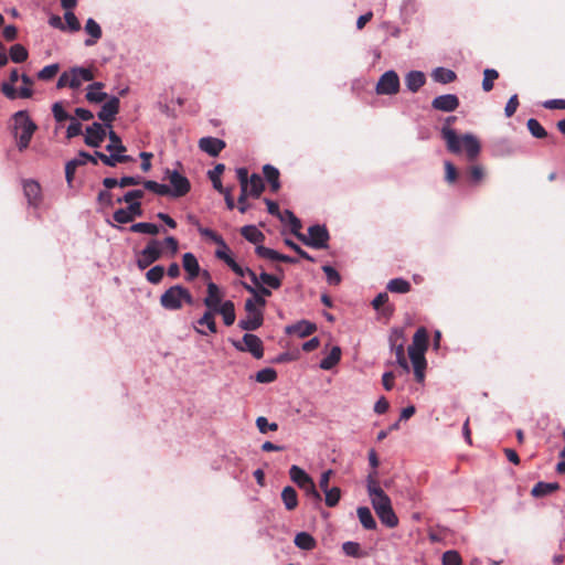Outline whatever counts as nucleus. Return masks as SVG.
I'll return each mask as SVG.
<instances>
[{
    "label": "nucleus",
    "mask_w": 565,
    "mask_h": 565,
    "mask_svg": "<svg viewBox=\"0 0 565 565\" xmlns=\"http://www.w3.org/2000/svg\"><path fill=\"white\" fill-rule=\"evenodd\" d=\"M456 116H450L446 119V125L441 128V137L446 142L447 150L454 154L465 152L468 161H475L481 151L479 140L471 134L458 136L457 132L450 127L456 121Z\"/></svg>",
    "instance_id": "nucleus-1"
},
{
    "label": "nucleus",
    "mask_w": 565,
    "mask_h": 565,
    "mask_svg": "<svg viewBox=\"0 0 565 565\" xmlns=\"http://www.w3.org/2000/svg\"><path fill=\"white\" fill-rule=\"evenodd\" d=\"M366 486L372 507L381 522L391 529L397 526L398 518L392 508L390 497L383 491L376 480V472L369 475Z\"/></svg>",
    "instance_id": "nucleus-2"
},
{
    "label": "nucleus",
    "mask_w": 565,
    "mask_h": 565,
    "mask_svg": "<svg viewBox=\"0 0 565 565\" xmlns=\"http://www.w3.org/2000/svg\"><path fill=\"white\" fill-rule=\"evenodd\" d=\"M12 131L18 140L20 151L25 150L32 139L33 134L38 129L35 122L30 118L26 110H19L12 116Z\"/></svg>",
    "instance_id": "nucleus-3"
},
{
    "label": "nucleus",
    "mask_w": 565,
    "mask_h": 565,
    "mask_svg": "<svg viewBox=\"0 0 565 565\" xmlns=\"http://www.w3.org/2000/svg\"><path fill=\"white\" fill-rule=\"evenodd\" d=\"M183 303L192 306L194 303V298L189 289L181 285H174L168 288L160 296V305L166 310H180L182 309Z\"/></svg>",
    "instance_id": "nucleus-4"
},
{
    "label": "nucleus",
    "mask_w": 565,
    "mask_h": 565,
    "mask_svg": "<svg viewBox=\"0 0 565 565\" xmlns=\"http://www.w3.org/2000/svg\"><path fill=\"white\" fill-rule=\"evenodd\" d=\"M298 239L309 247L324 249L328 248L330 235L326 226L317 224L308 228V236L298 235Z\"/></svg>",
    "instance_id": "nucleus-5"
},
{
    "label": "nucleus",
    "mask_w": 565,
    "mask_h": 565,
    "mask_svg": "<svg viewBox=\"0 0 565 565\" xmlns=\"http://www.w3.org/2000/svg\"><path fill=\"white\" fill-rule=\"evenodd\" d=\"M162 255L163 249L161 248V242L152 238L147 243L146 247L139 252L136 259L137 267L143 270L159 260Z\"/></svg>",
    "instance_id": "nucleus-6"
},
{
    "label": "nucleus",
    "mask_w": 565,
    "mask_h": 565,
    "mask_svg": "<svg viewBox=\"0 0 565 565\" xmlns=\"http://www.w3.org/2000/svg\"><path fill=\"white\" fill-rule=\"evenodd\" d=\"M246 317L238 322V327L242 330L254 331L262 327L264 322L263 310L256 308L253 299H246L245 301Z\"/></svg>",
    "instance_id": "nucleus-7"
},
{
    "label": "nucleus",
    "mask_w": 565,
    "mask_h": 565,
    "mask_svg": "<svg viewBox=\"0 0 565 565\" xmlns=\"http://www.w3.org/2000/svg\"><path fill=\"white\" fill-rule=\"evenodd\" d=\"M234 348L241 352H249L255 359H262L264 355L263 341L259 337L246 333L243 341H232Z\"/></svg>",
    "instance_id": "nucleus-8"
},
{
    "label": "nucleus",
    "mask_w": 565,
    "mask_h": 565,
    "mask_svg": "<svg viewBox=\"0 0 565 565\" xmlns=\"http://www.w3.org/2000/svg\"><path fill=\"white\" fill-rule=\"evenodd\" d=\"M166 174V179L171 184L170 195L174 198H181L190 192L191 184L186 177L182 175L175 170H167Z\"/></svg>",
    "instance_id": "nucleus-9"
},
{
    "label": "nucleus",
    "mask_w": 565,
    "mask_h": 565,
    "mask_svg": "<svg viewBox=\"0 0 565 565\" xmlns=\"http://www.w3.org/2000/svg\"><path fill=\"white\" fill-rule=\"evenodd\" d=\"M399 77L395 71L385 72L376 84L379 95H395L399 92Z\"/></svg>",
    "instance_id": "nucleus-10"
},
{
    "label": "nucleus",
    "mask_w": 565,
    "mask_h": 565,
    "mask_svg": "<svg viewBox=\"0 0 565 565\" xmlns=\"http://www.w3.org/2000/svg\"><path fill=\"white\" fill-rule=\"evenodd\" d=\"M70 73V83L68 87L78 88L83 84V82H90L94 79V73L90 68L86 67H72L68 70Z\"/></svg>",
    "instance_id": "nucleus-11"
},
{
    "label": "nucleus",
    "mask_w": 565,
    "mask_h": 565,
    "mask_svg": "<svg viewBox=\"0 0 565 565\" xmlns=\"http://www.w3.org/2000/svg\"><path fill=\"white\" fill-rule=\"evenodd\" d=\"M106 137V130L99 122H93L86 128L85 143L89 147L97 148L102 145Z\"/></svg>",
    "instance_id": "nucleus-12"
},
{
    "label": "nucleus",
    "mask_w": 565,
    "mask_h": 565,
    "mask_svg": "<svg viewBox=\"0 0 565 565\" xmlns=\"http://www.w3.org/2000/svg\"><path fill=\"white\" fill-rule=\"evenodd\" d=\"M119 104L120 102L118 97L113 96L109 98L98 113V118L110 127V124L119 111Z\"/></svg>",
    "instance_id": "nucleus-13"
},
{
    "label": "nucleus",
    "mask_w": 565,
    "mask_h": 565,
    "mask_svg": "<svg viewBox=\"0 0 565 565\" xmlns=\"http://www.w3.org/2000/svg\"><path fill=\"white\" fill-rule=\"evenodd\" d=\"M222 299L223 295L218 286L214 282H209L206 287V296L203 299V303L207 308V310H212L215 312V310L224 302L222 301Z\"/></svg>",
    "instance_id": "nucleus-14"
},
{
    "label": "nucleus",
    "mask_w": 565,
    "mask_h": 565,
    "mask_svg": "<svg viewBox=\"0 0 565 565\" xmlns=\"http://www.w3.org/2000/svg\"><path fill=\"white\" fill-rule=\"evenodd\" d=\"M431 107L440 111H454L459 107V98L454 94L440 95L433 99Z\"/></svg>",
    "instance_id": "nucleus-15"
},
{
    "label": "nucleus",
    "mask_w": 565,
    "mask_h": 565,
    "mask_svg": "<svg viewBox=\"0 0 565 565\" xmlns=\"http://www.w3.org/2000/svg\"><path fill=\"white\" fill-rule=\"evenodd\" d=\"M317 331V326L313 322L308 320H300L294 324L287 326L285 328V333L287 334H296L299 338H306L311 335Z\"/></svg>",
    "instance_id": "nucleus-16"
},
{
    "label": "nucleus",
    "mask_w": 565,
    "mask_h": 565,
    "mask_svg": "<svg viewBox=\"0 0 565 565\" xmlns=\"http://www.w3.org/2000/svg\"><path fill=\"white\" fill-rule=\"evenodd\" d=\"M226 147L225 141L214 137H203L199 140V148L212 157H216Z\"/></svg>",
    "instance_id": "nucleus-17"
},
{
    "label": "nucleus",
    "mask_w": 565,
    "mask_h": 565,
    "mask_svg": "<svg viewBox=\"0 0 565 565\" xmlns=\"http://www.w3.org/2000/svg\"><path fill=\"white\" fill-rule=\"evenodd\" d=\"M196 324L194 327L195 332H198L201 335H206L207 332L203 330L201 327H206L207 330L211 333L217 332V327L215 322V312L212 310H206L203 316L196 321Z\"/></svg>",
    "instance_id": "nucleus-18"
},
{
    "label": "nucleus",
    "mask_w": 565,
    "mask_h": 565,
    "mask_svg": "<svg viewBox=\"0 0 565 565\" xmlns=\"http://www.w3.org/2000/svg\"><path fill=\"white\" fill-rule=\"evenodd\" d=\"M23 192L28 203L36 207L41 202V186L34 180H26L23 183Z\"/></svg>",
    "instance_id": "nucleus-19"
},
{
    "label": "nucleus",
    "mask_w": 565,
    "mask_h": 565,
    "mask_svg": "<svg viewBox=\"0 0 565 565\" xmlns=\"http://www.w3.org/2000/svg\"><path fill=\"white\" fill-rule=\"evenodd\" d=\"M257 256L262 257V258H266V259H270V260H278V262H282V263H288V264H294L297 262L296 258H292L288 255H284V254H280L271 248H268L266 246H263V245H258L255 249Z\"/></svg>",
    "instance_id": "nucleus-20"
},
{
    "label": "nucleus",
    "mask_w": 565,
    "mask_h": 565,
    "mask_svg": "<svg viewBox=\"0 0 565 565\" xmlns=\"http://www.w3.org/2000/svg\"><path fill=\"white\" fill-rule=\"evenodd\" d=\"M182 265L188 274L189 281L196 278L200 274V265L196 257L192 253H185L182 257Z\"/></svg>",
    "instance_id": "nucleus-21"
},
{
    "label": "nucleus",
    "mask_w": 565,
    "mask_h": 565,
    "mask_svg": "<svg viewBox=\"0 0 565 565\" xmlns=\"http://www.w3.org/2000/svg\"><path fill=\"white\" fill-rule=\"evenodd\" d=\"M110 156H107L100 151H96V156L98 159L108 167H116L117 163H125L134 161L132 157L124 154V152H110Z\"/></svg>",
    "instance_id": "nucleus-22"
},
{
    "label": "nucleus",
    "mask_w": 565,
    "mask_h": 565,
    "mask_svg": "<svg viewBox=\"0 0 565 565\" xmlns=\"http://www.w3.org/2000/svg\"><path fill=\"white\" fill-rule=\"evenodd\" d=\"M428 348V332L424 327L417 329L413 337V342L408 347V351L426 352Z\"/></svg>",
    "instance_id": "nucleus-23"
},
{
    "label": "nucleus",
    "mask_w": 565,
    "mask_h": 565,
    "mask_svg": "<svg viewBox=\"0 0 565 565\" xmlns=\"http://www.w3.org/2000/svg\"><path fill=\"white\" fill-rule=\"evenodd\" d=\"M218 313L222 316L224 323L230 327L235 322V306L231 300H226L215 310V315Z\"/></svg>",
    "instance_id": "nucleus-24"
},
{
    "label": "nucleus",
    "mask_w": 565,
    "mask_h": 565,
    "mask_svg": "<svg viewBox=\"0 0 565 565\" xmlns=\"http://www.w3.org/2000/svg\"><path fill=\"white\" fill-rule=\"evenodd\" d=\"M104 83L102 82H95L88 86V90L86 93V99L89 103H102L107 99V94L102 92L104 88Z\"/></svg>",
    "instance_id": "nucleus-25"
},
{
    "label": "nucleus",
    "mask_w": 565,
    "mask_h": 565,
    "mask_svg": "<svg viewBox=\"0 0 565 565\" xmlns=\"http://www.w3.org/2000/svg\"><path fill=\"white\" fill-rule=\"evenodd\" d=\"M263 173L265 179L270 185V190L276 193L280 189L279 182V170L271 164H265L263 167Z\"/></svg>",
    "instance_id": "nucleus-26"
},
{
    "label": "nucleus",
    "mask_w": 565,
    "mask_h": 565,
    "mask_svg": "<svg viewBox=\"0 0 565 565\" xmlns=\"http://www.w3.org/2000/svg\"><path fill=\"white\" fill-rule=\"evenodd\" d=\"M425 82V74L419 71H412L405 77L406 87L413 93H416Z\"/></svg>",
    "instance_id": "nucleus-27"
},
{
    "label": "nucleus",
    "mask_w": 565,
    "mask_h": 565,
    "mask_svg": "<svg viewBox=\"0 0 565 565\" xmlns=\"http://www.w3.org/2000/svg\"><path fill=\"white\" fill-rule=\"evenodd\" d=\"M559 489L557 482H537L531 490V494L535 498H542L551 494Z\"/></svg>",
    "instance_id": "nucleus-28"
},
{
    "label": "nucleus",
    "mask_w": 565,
    "mask_h": 565,
    "mask_svg": "<svg viewBox=\"0 0 565 565\" xmlns=\"http://www.w3.org/2000/svg\"><path fill=\"white\" fill-rule=\"evenodd\" d=\"M281 500L284 502L286 510L288 511H294L298 507L297 491L290 486H287L282 489Z\"/></svg>",
    "instance_id": "nucleus-29"
},
{
    "label": "nucleus",
    "mask_w": 565,
    "mask_h": 565,
    "mask_svg": "<svg viewBox=\"0 0 565 565\" xmlns=\"http://www.w3.org/2000/svg\"><path fill=\"white\" fill-rule=\"evenodd\" d=\"M85 31L92 36L85 41V45L92 46L102 38V29L99 24L92 18L86 21Z\"/></svg>",
    "instance_id": "nucleus-30"
},
{
    "label": "nucleus",
    "mask_w": 565,
    "mask_h": 565,
    "mask_svg": "<svg viewBox=\"0 0 565 565\" xmlns=\"http://www.w3.org/2000/svg\"><path fill=\"white\" fill-rule=\"evenodd\" d=\"M294 543L298 548L305 551H312L317 546L315 537L307 532L298 533L295 536Z\"/></svg>",
    "instance_id": "nucleus-31"
},
{
    "label": "nucleus",
    "mask_w": 565,
    "mask_h": 565,
    "mask_svg": "<svg viewBox=\"0 0 565 565\" xmlns=\"http://www.w3.org/2000/svg\"><path fill=\"white\" fill-rule=\"evenodd\" d=\"M242 236L253 244L262 243L265 235L254 225H246L241 228Z\"/></svg>",
    "instance_id": "nucleus-32"
},
{
    "label": "nucleus",
    "mask_w": 565,
    "mask_h": 565,
    "mask_svg": "<svg viewBox=\"0 0 565 565\" xmlns=\"http://www.w3.org/2000/svg\"><path fill=\"white\" fill-rule=\"evenodd\" d=\"M341 354L342 352L340 347H333L330 353L321 360L320 367L326 371L331 370L340 362Z\"/></svg>",
    "instance_id": "nucleus-33"
},
{
    "label": "nucleus",
    "mask_w": 565,
    "mask_h": 565,
    "mask_svg": "<svg viewBox=\"0 0 565 565\" xmlns=\"http://www.w3.org/2000/svg\"><path fill=\"white\" fill-rule=\"evenodd\" d=\"M358 518L366 530H375L376 522L371 513V510L367 507H360L356 510Z\"/></svg>",
    "instance_id": "nucleus-34"
},
{
    "label": "nucleus",
    "mask_w": 565,
    "mask_h": 565,
    "mask_svg": "<svg viewBox=\"0 0 565 565\" xmlns=\"http://www.w3.org/2000/svg\"><path fill=\"white\" fill-rule=\"evenodd\" d=\"M195 226L198 228V232L202 236L211 239L212 242L217 244L220 247H223L224 249H228L223 237L221 235H218L216 232H214L213 230L206 228V227H202L199 221H195Z\"/></svg>",
    "instance_id": "nucleus-35"
},
{
    "label": "nucleus",
    "mask_w": 565,
    "mask_h": 565,
    "mask_svg": "<svg viewBox=\"0 0 565 565\" xmlns=\"http://www.w3.org/2000/svg\"><path fill=\"white\" fill-rule=\"evenodd\" d=\"M264 190L265 184L262 177L257 173H253L249 177L248 194L254 198H259Z\"/></svg>",
    "instance_id": "nucleus-36"
},
{
    "label": "nucleus",
    "mask_w": 565,
    "mask_h": 565,
    "mask_svg": "<svg viewBox=\"0 0 565 565\" xmlns=\"http://www.w3.org/2000/svg\"><path fill=\"white\" fill-rule=\"evenodd\" d=\"M411 284L409 281L403 279V278H394L391 279L386 286V289L391 292L396 294H407L411 291Z\"/></svg>",
    "instance_id": "nucleus-37"
},
{
    "label": "nucleus",
    "mask_w": 565,
    "mask_h": 565,
    "mask_svg": "<svg viewBox=\"0 0 565 565\" xmlns=\"http://www.w3.org/2000/svg\"><path fill=\"white\" fill-rule=\"evenodd\" d=\"M225 166L223 163H217L213 170L209 171V178L213 183V188L217 192H224V186L221 181V174L224 172Z\"/></svg>",
    "instance_id": "nucleus-38"
},
{
    "label": "nucleus",
    "mask_w": 565,
    "mask_h": 565,
    "mask_svg": "<svg viewBox=\"0 0 565 565\" xmlns=\"http://www.w3.org/2000/svg\"><path fill=\"white\" fill-rule=\"evenodd\" d=\"M456 73L451 70L438 67L433 72V78L441 84H449L456 79Z\"/></svg>",
    "instance_id": "nucleus-39"
},
{
    "label": "nucleus",
    "mask_w": 565,
    "mask_h": 565,
    "mask_svg": "<svg viewBox=\"0 0 565 565\" xmlns=\"http://www.w3.org/2000/svg\"><path fill=\"white\" fill-rule=\"evenodd\" d=\"M289 477L292 482H295L298 487L305 484L311 477L300 467L294 465L289 469Z\"/></svg>",
    "instance_id": "nucleus-40"
},
{
    "label": "nucleus",
    "mask_w": 565,
    "mask_h": 565,
    "mask_svg": "<svg viewBox=\"0 0 565 565\" xmlns=\"http://www.w3.org/2000/svg\"><path fill=\"white\" fill-rule=\"evenodd\" d=\"M299 488L305 492L307 498L309 500H311V502L313 504H319L320 503L321 495H320L319 491L317 490L316 484H315L312 478L310 480H308L305 484H301V487H299Z\"/></svg>",
    "instance_id": "nucleus-41"
},
{
    "label": "nucleus",
    "mask_w": 565,
    "mask_h": 565,
    "mask_svg": "<svg viewBox=\"0 0 565 565\" xmlns=\"http://www.w3.org/2000/svg\"><path fill=\"white\" fill-rule=\"evenodd\" d=\"M130 232L142 233L149 235H157L159 233V226L153 223L140 222L135 223L129 227Z\"/></svg>",
    "instance_id": "nucleus-42"
},
{
    "label": "nucleus",
    "mask_w": 565,
    "mask_h": 565,
    "mask_svg": "<svg viewBox=\"0 0 565 565\" xmlns=\"http://www.w3.org/2000/svg\"><path fill=\"white\" fill-rule=\"evenodd\" d=\"M109 143L106 146V150L109 152H126V147L122 145L120 137L110 130L108 134Z\"/></svg>",
    "instance_id": "nucleus-43"
},
{
    "label": "nucleus",
    "mask_w": 565,
    "mask_h": 565,
    "mask_svg": "<svg viewBox=\"0 0 565 565\" xmlns=\"http://www.w3.org/2000/svg\"><path fill=\"white\" fill-rule=\"evenodd\" d=\"M142 185L145 189L158 194V195H169L170 188L167 184H161L152 180H142Z\"/></svg>",
    "instance_id": "nucleus-44"
},
{
    "label": "nucleus",
    "mask_w": 565,
    "mask_h": 565,
    "mask_svg": "<svg viewBox=\"0 0 565 565\" xmlns=\"http://www.w3.org/2000/svg\"><path fill=\"white\" fill-rule=\"evenodd\" d=\"M29 56L28 50L22 44H14L10 47V58L14 63H22Z\"/></svg>",
    "instance_id": "nucleus-45"
},
{
    "label": "nucleus",
    "mask_w": 565,
    "mask_h": 565,
    "mask_svg": "<svg viewBox=\"0 0 565 565\" xmlns=\"http://www.w3.org/2000/svg\"><path fill=\"white\" fill-rule=\"evenodd\" d=\"M499 78V73L494 68H486L483 71V81H482V89L484 92H490L493 88V83Z\"/></svg>",
    "instance_id": "nucleus-46"
},
{
    "label": "nucleus",
    "mask_w": 565,
    "mask_h": 565,
    "mask_svg": "<svg viewBox=\"0 0 565 565\" xmlns=\"http://www.w3.org/2000/svg\"><path fill=\"white\" fill-rule=\"evenodd\" d=\"M526 127L531 135L535 138L542 139L547 137V132L544 127L534 118H530L526 122Z\"/></svg>",
    "instance_id": "nucleus-47"
},
{
    "label": "nucleus",
    "mask_w": 565,
    "mask_h": 565,
    "mask_svg": "<svg viewBox=\"0 0 565 565\" xmlns=\"http://www.w3.org/2000/svg\"><path fill=\"white\" fill-rule=\"evenodd\" d=\"M391 350L395 353L396 363L405 371L409 372V365L405 356L404 344H396L391 347Z\"/></svg>",
    "instance_id": "nucleus-48"
},
{
    "label": "nucleus",
    "mask_w": 565,
    "mask_h": 565,
    "mask_svg": "<svg viewBox=\"0 0 565 565\" xmlns=\"http://www.w3.org/2000/svg\"><path fill=\"white\" fill-rule=\"evenodd\" d=\"M163 276L164 267L161 265H157L146 273V279L153 285H158L159 282H161Z\"/></svg>",
    "instance_id": "nucleus-49"
},
{
    "label": "nucleus",
    "mask_w": 565,
    "mask_h": 565,
    "mask_svg": "<svg viewBox=\"0 0 565 565\" xmlns=\"http://www.w3.org/2000/svg\"><path fill=\"white\" fill-rule=\"evenodd\" d=\"M467 174L471 184L477 185L483 180L486 173L481 166L475 164L467 170Z\"/></svg>",
    "instance_id": "nucleus-50"
},
{
    "label": "nucleus",
    "mask_w": 565,
    "mask_h": 565,
    "mask_svg": "<svg viewBox=\"0 0 565 565\" xmlns=\"http://www.w3.org/2000/svg\"><path fill=\"white\" fill-rule=\"evenodd\" d=\"M324 501L327 507L333 508L335 507L341 499V489L339 487H333L324 491Z\"/></svg>",
    "instance_id": "nucleus-51"
},
{
    "label": "nucleus",
    "mask_w": 565,
    "mask_h": 565,
    "mask_svg": "<svg viewBox=\"0 0 565 565\" xmlns=\"http://www.w3.org/2000/svg\"><path fill=\"white\" fill-rule=\"evenodd\" d=\"M259 279L260 284L265 287L267 286L273 289H279L281 287V279L271 274L263 271L259 274Z\"/></svg>",
    "instance_id": "nucleus-52"
},
{
    "label": "nucleus",
    "mask_w": 565,
    "mask_h": 565,
    "mask_svg": "<svg viewBox=\"0 0 565 565\" xmlns=\"http://www.w3.org/2000/svg\"><path fill=\"white\" fill-rule=\"evenodd\" d=\"M277 379V372L271 367H266L256 373L255 380L258 383H271Z\"/></svg>",
    "instance_id": "nucleus-53"
},
{
    "label": "nucleus",
    "mask_w": 565,
    "mask_h": 565,
    "mask_svg": "<svg viewBox=\"0 0 565 565\" xmlns=\"http://www.w3.org/2000/svg\"><path fill=\"white\" fill-rule=\"evenodd\" d=\"M145 195V192L143 190H131V191H128L124 194V196L121 198H118L116 200V202L118 204H121L122 202L125 203H136V202H140L139 200H141Z\"/></svg>",
    "instance_id": "nucleus-54"
},
{
    "label": "nucleus",
    "mask_w": 565,
    "mask_h": 565,
    "mask_svg": "<svg viewBox=\"0 0 565 565\" xmlns=\"http://www.w3.org/2000/svg\"><path fill=\"white\" fill-rule=\"evenodd\" d=\"M342 550L345 553V555H348V556H352V557H356V558L364 556V554L361 551V545L356 542L348 541V542L343 543Z\"/></svg>",
    "instance_id": "nucleus-55"
},
{
    "label": "nucleus",
    "mask_w": 565,
    "mask_h": 565,
    "mask_svg": "<svg viewBox=\"0 0 565 565\" xmlns=\"http://www.w3.org/2000/svg\"><path fill=\"white\" fill-rule=\"evenodd\" d=\"M443 565H461L462 558L455 550L446 551L441 557Z\"/></svg>",
    "instance_id": "nucleus-56"
},
{
    "label": "nucleus",
    "mask_w": 565,
    "mask_h": 565,
    "mask_svg": "<svg viewBox=\"0 0 565 565\" xmlns=\"http://www.w3.org/2000/svg\"><path fill=\"white\" fill-rule=\"evenodd\" d=\"M58 70V64L46 65L38 73V78L41 81H50L56 76Z\"/></svg>",
    "instance_id": "nucleus-57"
},
{
    "label": "nucleus",
    "mask_w": 565,
    "mask_h": 565,
    "mask_svg": "<svg viewBox=\"0 0 565 565\" xmlns=\"http://www.w3.org/2000/svg\"><path fill=\"white\" fill-rule=\"evenodd\" d=\"M284 214L285 215H289V224H290V230H291V233L298 238V235H303L300 230L302 227V224L300 222V220L290 211V210H285L284 211Z\"/></svg>",
    "instance_id": "nucleus-58"
},
{
    "label": "nucleus",
    "mask_w": 565,
    "mask_h": 565,
    "mask_svg": "<svg viewBox=\"0 0 565 565\" xmlns=\"http://www.w3.org/2000/svg\"><path fill=\"white\" fill-rule=\"evenodd\" d=\"M284 214L285 215H289V224H290V230H291V233L298 238V235H303L300 230L302 227V224L300 222V220L290 211V210H285L284 211Z\"/></svg>",
    "instance_id": "nucleus-59"
},
{
    "label": "nucleus",
    "mask_w": 565,
    "mask_h": 565,
    "mask_svg": "<svg viewBox=\"0 0 565 565\" xmlns=\"http://www.w3.org/2000/svg\"><path fill=\"white\" fill-rule=\"evenodd\" d=\"M256 427L262 434H266L267 431H276L278 429L277 423H269L268 419L264 416H259L256 418Z\"/></svg>",
    "instance_id": "nucleus-60"
},
{
    "label": "nucleus",
    "mask_w": 565,
    "mask_h": 565,
    "mask_svg": "<svg viewBox=\"0 0 565 565\" xmlns=\"http://www.w3.org/2000/svg\"><path fill=\"white\" fill-rule=\"evenodd\" d=\"M390 347H394L396 344H405L406 338L404 330L402 328H394L391 330L390 337Z\"/></svg>",
    "instance_id": "nucleus-61"
},
{
    "label": "nucleus",
    "mask_w": 565,
    "mask_h": 565,
    "mask_svg": "<svg viewBox=\"0 0 565 565\" xmlns=\"http://www.w3.org/2000/svg\"><path fill=\"white\" fill-rule=\"evenodd\" d=\"M243 287L245 290L253 295L252 299L254 300L256 308L263 309L266 306V299H264L263 296L257 292L256 288L246 282H243Z\"/></svg>",
    "instance_id": "nucleus-62"
},
{
    "label": "nucleus",
    "mask_w": 565,
    "mask_h": 565,
    "mask_svg": "<svg viewBox=\"0 0 565 565\" xmlns=\"http://www.w3.org/2000/svg\"><path fill=\"white\" fill-rule=\"evenodd\" d=\"M52 113L57 122L72 119V117L64 110L62 103H55L52 106Z\"/></svg>",
    "instance_id": "nucleus-63"
},
{
    "label": "nucleus",
    "mask_w": 565,
    "mask_h": 565,
    "mask_svg": "<svg viewBox=\"0 0 565 565\" xmlns=\"http://www.w3.org/2000/svg\"><path fill=\"white\" fill-rule=\"evenodd\" d=\"M322 270L326 274L327 280L330 285L335 286V285L340 284V281H341L340 274L333 267H331L329 265H324L322 267Z\"/></svg>",
    "instance_id": "nucleus-64"
}]
</instances>
